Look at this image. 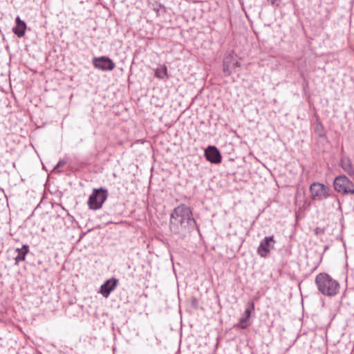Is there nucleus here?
<instances>
[{"label":"nucleus","mask_w":354,"mask_h":354,"mask_svg":"<svg viewBox=\"0 0 354 354\" xmlns=\"http://www.w3.org/2000/svg\"><path fill=\"white\" fill-rule=\"evenodd\" d=\"M206 159L212 163L218 164L222 160L220 151L214 146H209L205 151Z\"/></svg>","instance_id":"nucleus-9"},{"label":"nucleus","mask_w":354,"mask_h":354,"mask_svg":"<svg viewBox=\"0 0 354 354\" xmlns=\"http://www.w3.org/2000/svg\"><path fill=\"white\" fill-rule=\"evenodd\" d=\"M62 165V162H58L57 165Z\"/></svg>","instance_id":"nucleus-19"},{"label":"nucleus","mask_w":354,"mask_h":354,"mask_svg":"<svg viewBox=\"0 0 354 354\" xmlns=\"http://www.w3.org/2000/svg\"><path fill=\"white\" fill-rule=\"evenodd\" d=\"M240 66L241 63L232 54H229L225 57L223 64V71L225 76H230L234 68Z\"/></svg>","instance_id":"nucleus-8"},{"label":"nucleus","mask_w":354,"mask_h":354,"mask_svg":"<svg viewBox=\"0 0 354 354\" xmlns=\"http://www.w3.org/2000/svg\"><path fill=\"white\" fill-rule=\"evenodd\" d=\"M335 189L344 194H354V184L345 176H339L334 180Z\"/></svg>","instance_id":"nucleus-4"},{"label":"nucleus","mask_w":354,"mask_h":354,"mask_svg":"<svg viewBox=\"0 0 354 354\" xmlns=\"http://www.w3.org/2000/svg\"><path fill=\"white\" fill-rule=\"evenodd\" d=\"M16 252L17 255L15 258V265H19L20 262L26 260V257L29 252V246L28 245H23L21 248H17Z\"/></svg>","instance_id":"nucleus-12"},{"label":"nucleus","mask_w":354,"mask_h":354,"mask_svg":"<svg viewBox=\"0 0 354 354\" xmlns=\"http://www.w3.org/2000/svg\"><path fill=\"white\" fill-rule=\"evenodd\" d=\"M309 191L313 200L321 201L328 196L329 189L322 183H313L310 185Z\"/></svg>","instance_id":"nucleus-5"},{"label":"nucleus","mask_w":354,"mask_h":354,"mask_svg":"<svg viewBox=\"0 0 354 354\" xmlns=\"http://www.w3.org/2000/svg\"><path fill=\"white\" fill-rule=\"evenodd\" d=\"M196 225L192 209L185 204L175 207L169 219V229L173 234L185 235Z\"/></svg>","instance_id":"nucleus-1"},{"label":"nucleus","mask_w":354,"mask_h":354,"mask_svg":"<svg viewBox=\"0 0 354 354\" xmlns=\"http://www.w3.org/2000/svg\"><path fill=\"white\" fill-rule=\"evenodd\" d=\"M107 197L108 192L106 189L102 187L93 189L87 201L88 208L92 210L100 209L106 201Z\"/></svg>","instance_id":"nucleus-3"},{"label":"nucleus","mask_w":354,"mask_h":354,"mask_svg":"<svg viewBox=\"0 0 354 354\" xmlns=\"http://www.w3.org/2000/svg\"><path fill=\"white\" fill-rule=\"evenodd\" d=\"M250 308H248L245 310V312H244V315L245 316V318L248 319L251 316V313H252V310H253L254 309V302L253 301H251L250 303Z\"/></svg>","instance_id":"nucleus-16"},{"label":"nucleus","mask_w":354,"mask_h":354,"mask_svg":"<svg viewBox=\"0 0 354 354\" xmlns=\"http://www.w3.org/2000/svg\"><path fill=\"white\" fill-rule=\"evenodd\" d=\"M93 64L95 68L104 71H112L115 67V64L112 59L106 56L94 57Z\"/></svg>","instance_id":"nucleus-7"},{"label":"nucleus","mask_w":354,"mask_h":354,"mask_svg":"<svg viewBox=\"0 0 354 354\" xmlns=\"http://www.w3.org/2000/svg\"><path fill=\"white\" fill-rule=\"evenodd\" d=\"M341 165L344 171L346 172L348 175H351L353 174V169L352 167L351 160L349 158H342L341 160Z\"/></svg>","instance_id":"nucleus-13"},{"label":"nucleus","mask_w":354,"mask_h":354,"mask_svg":"<svg viewBox=\"0 0 354 354\" xmlns=\"http://www.w3.org/2000/svg\"><path fill=\"white\" fill-rule=\"evenodd\" d=\"M62 165V162H58L57 165Z\"/></svg>","instance_id":"nucleus-20"},{"label":"nucleus","mask_w":354,"mask_h":354,"mask_svg":"<svg viewBox=\"0 0 354 354\" xmlns=\"http://www.w3.org/2000/svg\"><path fill=\"white\" fill-rule=\"evenodd\" d=\"M268 1L270 2V4L274 6H278L280 0H268Z\"/></svg>","instance_id":"nucleus-18"},{"label":"nucleus","mask_w":354,"mask_h":354,"mask_svg":"<svg viewBox=\"0 0 354 354\" xmlns=\"http://www.w3.org/2000/svg\"><path fill=\"white\" fill-rule=\"evenodd\" d=\"M155 76L158 79H163L165 77L168 76L167 68L165 65H162L160 67L157 68L155 71Z\"/></svg>","instance_id":"nucleus-14"},{"label":"nucleus","mask_w":354,"mask_h":354,"mask_svg":"<svg viewBox=\"0 0 354 354\" xmlns=\"http://www.w3.org/2000/svg\"><path fill=\"white\" fill-rule=\"evenodd\" d=\"M314 232L315 234L317 235H319V234H324V228H322V227H316L315 230H314Z\"/></svg>","instance_id":"nucleus-17"},{"label":"nucleus","mask_w":354,"mask_h":354,"mask_svg":"<svg viewBox=\"0 0 354 354\" xmlns=\"http://www.w3.org/2000/svg\"><path fill=\"white\" fill-rule=\"evenodd\" d=\"M118 283V280L111 278L106 280L100 287L99 292L105 298H107L110 293L113 291Z\"/></svg>","instance_id":"nucleus-10"},{"label":"nucleus","mask_w":354,"mask_h":354,"mask_svg":"<svg viewBox=\"0 0 354 354\" xmlns=\"http://www.w3.org/2000/svg\"><path fill=\"white\" fill-rule=\"evenodd\" d=\"M315 283L319 291L324 295L333 297L339 292V283L328 274H319L315 278Z\"/></svg>","instance_id":"nucleus-2"},{"label":"nucleus","mask_w":354,"mask_h":354,"mask_svg":"<svg viewBox=\"0 0 354 354\" xmlns=\"http://www.w3.org/2000/svg\"><path fill=\"white\" fill-rule=\"evenodd\" d=\"M15 21L16 26L13 28L12 30L17 37H21L25 35L26 24L19 17H17Z\"/></svg>","instance_id":"nucleus-11"},{"label":"nucleus","mask_w":354,"mask_h":354,"mask_svg":"<svg viewBox=\"0 0 354 354\" xmlns=\"http://www.w3.org/2000/svg\"><path fill=\"white\" fill-rule=\"evenodd\" d=\"M250 325L249 319L245 317H241L236 326L241 329L246 328Z\"/></svg>","instance_id":"nucleus-15"},{"label":"nucleus","mask_w":354,"mask_h":354,"mask_svg":"<svg viewBox=\"0 0 354 354\" xmlns=\"http://www.w3.org/2000/svg\"><path fill=\"white\" fill-rule=\"evenodd\" d=\"M276 241L273 236H266L261 242L257 248V254L263 258L267 257L271 250L274 248Z\"/></svg>","instance_id":"nucleus-6"}]
</instances>
